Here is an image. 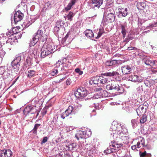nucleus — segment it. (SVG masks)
<instances>
[{
  "instance_id": "1",
  "label": "nucleus",
  "mask_w": 157,
  "mask_h": 157,
  "mask_svg": "<svg viewBox=\"0 0 157 157\" xmlns=\"http://www.w3.org/2000/svg\"><path fill=\"white\" fill-rule=\"evenodd\" d=\"M119 125L117 123L113 122L112 124L111 128L110 130V133L112 136L113 138H119L123 141H124L123 143H127L129 141V137L125 136V133L127 131V129L124 128V126H122L121 128L123 129V131L121 132L117 130V127Z\"/></svg>"
},
{
  "instance_id": "2",
  "label": "nucleus",
  "mask_w": 157,
  "mask_h": 157,
  "mask_svg": "<svg viewBox=\"0 0 157 157\" xmlns=\"http://www.w3.org/2000/svg\"><path fill=\"white\" fill-rule=\"evenodd\" d=\"M106 88L108 90H114L120 94L123 93L124 91V89L122 86L121 85L120 86L118 84H117L115 82H113L107 85L106 86Z\"/></svg>"
},
{
  "instance_id": "3",
  "label": "nucleus",
  "mask_w": 157,
  "mask_h": 157,
  "mask_svg": "<svg viewBox=\"0 0 157 157\" xmlns=\"http://www.w3.org/2000/svg\"><path fill=\"white\" fill-rule=\"evenodd\" d=\"M37 109L36 106H34L31 105H27L24 109V114L25 116L31 114L32 115L31 117H33L34 114L36 113Z\"/></svg>"
},
{
  "instance_id": "4",
  "label": "nucleus",
  "mask_w": 157,
  "mask_h": 157,
  "mask_svg": "<svg viewBox=\"0 0 157 157\" xmlns=\"http://www.w3.org/2000/svg\"><path fill=\"white\" fill-rule=\"evenodd\" d=\"M88 92L86 89L82 87L78 88L74 93L76 97L79 99H81L86 96Z\"/></svg>"
},
{
  "instance_id": "5",
  "label": "nucleus",
  "mask_w": 157,
  "mask_h": 157,
  "mask_svg": "<svg viewBox=\"0 0 157 157\" xmlns=\"http://www.w3.org/2000/svg\"><path fill=\"white\" fill-rule=\"evenodd\" d=\"M43 33L42 29H39L37 32L33 36L32 40H31L29 45L30 46H34L38 41L40 37L41 36Z\"/></svg>"
},
{
  "instance_id": "6",
  "label": "nucleus",
  "mask_w": 157,
  "mask_h": 157,
  "mask_svg": "<svg viewBox=\"0 0 157 157\" xmlns=\"http://www.w3.org/2000/svg\"><path fill=\"white\" fill-rule=\"evenodd\" d=\"M91 135V132L90 130L86 131L80 130L78 131L75 135V137L78 140L80 138L83 139L87 138L90 136Z\"/></svg>"
},
{
  "instance_id": "7",
  "label": "nucleus",
  "mask_w": 157,
  "mask_h": 157,
  "mask_svg": "<svg viewBox=\"0 0 157 157\" xmlns=\"http://www.w3.org/2000/svg\"><path fill=\"white\" fill-rule=\"evenodd\" d=\"M21 55L20 56L18 55L12 61L11 65L13 69H16L17 71L19 69L20 66V62L21 61L22 59L21 58Z\"/></svg>"
},
{
  "instance_id": "8",
  "label": "nucleus",
  "mask_w": 157,
  "mask_h": 157,
  "mask_svg": "<svg viewBox=\"0 0 157 157\" xmlns=\"http://www.w3.org/2000/svg\"><path fill=\"white\" fill-rule=\"evenodd\" d=\"M103 0H92L88 2V5L90 8L95 9V8H99L102 4Z\"/></svg>"
},
{
  "instance_id": "9",
  "label": "nucleus",
  "mask_w": 157,
  "mask_h": 157,
  "mask_svg": "<svg viewBox=\"0 0 157 157\" xmlns=\"http://www.w3.org/2000/svg\"><path fill=\"white\" fill-rule=\"evenodd\" d=\"M42 46L39 44L36 45L35 48L33 49L32 51L29 52L30 55H31L32 57L35 59L37 58L39 56L40 54L39 50L41 49Z\"/></svg>"
},
{
  "instance_id": "10",
  "label": "nucleus",
  "mask_w": 157,
  "mask_h": 157,
  "mask_svg": "<svg viewBox=\"0 0 157 157\" xmlns=\"http://www.w3.org/2000/svg\"><path fill=\"white\" fill-rule=\"evenodd\" d=\"M13 152L10 149H3L0 150V157H11Z\"/></svg>"
},
{
  "instance_id": "11",
  "label": "nucleus",
  "mask_w": 157,
  "mask_h": 157,
  "mask_svg": "<svg viewBox=\"0 0 157 157\" xmlns=\"http://www.w3.org/2000/svg\"><path fill=\"white\" fill-rule=\"evenodd\" d=\"M122 72L124 75H127L131 73L132 71V66L126 65L123 66L121 67Z\"/></svg>"
},
{
  "instance_id": "12",
  "label": "nucleus",
  "mask_w": 157,
  "mask_h": 157,
  "mask_svg": "<svg viewBox=\"0 0 157 157\" xmlns=\"http://www.w3.org/2000/svg\"><path fill=\"white\" fill-rule=\"evenodd\" d=\"M24 17L23 14L20 10H18L14 14L13 18L15 24L22 19Z\"/></svg>"
},
{
  "instance_id": "13",
  "label": "nucleus",
  "mask_w": 157,
  "mask_h": 157,
  "mask_svg": "<svg viewBox=\"0 0 157 157\" xmlns=\"http://www.w3.org/2000/svg\"><path fill=\"white\" fill-rule=\"evenodd\" d=\"M127 78L128 79V80L134 82H141L143 81V79L141 77H139L136 75H132L128 76Z\"/></svg>"
},
{
  "instance_id": "14",
  "label": "nucleus",
  "mask_w": 157,
  "mask_h": 157,
  "mask_svg": "<svg viewBox=\"0 0 157 157\" xmlns=\"http://www.w3.org/2000/svg\"><path fill=\"white\" fill-rule=\"evenodd\" d=\"M74 111V106L70 105L68 107V109L61 115V117L63 119H64L66 117L68 116L71 114L73 111Z\"/></svg>"
},
{
  "instance_id": "15",
  "label": "nucleus",
  "mask_w": 157,
  "mask_h": 157,
  "mask_svg": "<svg viewBox=\"0 0 157 157\" xmlns=\"http://www.w3.org/2000/svg\"><path fill=\"white\" fill-rule=\"evenodd\" d=\"M110 144L114 149L115 152L120 150L123 146V144L122 143H119L117 141H111Z\"/></svg>"
},
{
  "instance_id": "16",
  "label": "nucleus",
  "mask_w": 157,
  "mask_h": 157,
  "mask_svg": "<svg viewBox=\"0 0 157 157\" xmlns=\"http://www.w3.org/2000/svg\"><path fill=\"white\" fill-rule=\"evenodd\" d=\"M104 75L106 76L112 77L115 78V80L116 81H119V73L116 71H113L112 72H108L105 73Z\"/></svg>"
},
{
  "instance_id": "17",
  "label": "nucleus",
  "mask_w": 157,
  "mask_h": 157,
  "mask_svg": "<svg viewBox=\"0 0 157 157\" xmlns=\"http://www.w3.org/2000/svg\"><path fill=\"white\" fill-rule=\"evenodd\" d=\"M145 108H144L143 107H141V106L139 105L136 109V112L138 116H140L142 115H144L146 112Z\"/></svg>"
},
{
  "instance_id": "18",
  "label": "nucleus",
  "mask_w": 157,
  "mask_h": 157,
  "mask_svg": "<svg viewBox=\"0 0 157 157\" xmlns=\"http://www.w3.org/2000/svg\"><path fill=\"white\" fill-rule=\"evenodd\" d=\"M45 45H44L42 48H41V53L40 54L41 57L44 58L49 54H51L50 52H48L46 49H45Z\"/></svg>"
},
{
  "instance_id": "19",
  "label": "nucleus",
  "mask_w": 157,
  "mask_h": 157,
  "mask_svg": "<svg viewBox=\"0 0 157 157\" xmlns=\"http://www.w3.org/2000/svg\"><path fill=\"white\" fill-rule=\"evenodd\" d=\"M105 18L107 21L110 22L113 21L115 20V14H110L105 15Z\"/></svg>"
},
{
  "instance_id": "20",
  "label": "nucleus",
  "mask_w": 157,
  "mask_h": 157,
  "mask_svg": "<svg viewBox=\"0 0 157 157\" xmlns=\"http://www.w3.org/2000/svg\"><path fill=\"white\" fill-rule=\"evenodd\" d=\"M44 49L47 50L48 52H50V54L53 52L55 51V50H54L55 49L54 46L50 44H48L46 46L45 45Z\"/></svg>"
},
{
  "instance_id": "21",
  "label": "nucleus",
  "mask_w": 157,
  "mask_h": 157,
  "mask_svg": "<svg viewBox=\"0 0 157 157\" xmlns=\"http://www.w3.org/2000/svg\"><path fill=\"white\" fill-rule=\"evenodd\" d=\"M111 14H115V12L113 8L109 7L105 9V11L104 12V15Z\"/></svg>"
},
{
  "instance_id": "22",
  "label": "nucleus",
  "mask_w": 157,
  "mask_h": 157,
  "mask_svg": "<svg viewBox=\"0 0 157 157\" xmlns=\"http://www.w3.org/2000/svg\"><path fill=\"white\" fill-rule=\"evenodd\" d=\"M85 35L88 38H91L94 36V34L92 30L90 29H87L85 31Z\"/></svg>"
},
{
  "instance_id": "23",
  "label": "nucleus",
  "mask_w": 157,
  "mask_h": 157,
  "mask_svg": "<svg viewBox=\"0 0 157 157\" xmlns=\"http://www.w3.org/2000/svg\"><path fill=\"white\" fill-rule=\"evenodd\" d=\"M110 146L107 148V149L105 150L104 152L106 154H110L111 153L115 152L114 149L111 147V144H110Z\"/></svg>"
},
{
  "instance_id": "24",
  "label": "nucleus",
  "mask_w": 157,
  "mask_h": 157,
  "mask_svg": "<svg viewBox=\"0 0 157 157\" xmlns=\"http://www.w3.org/2000/svg\"><path fill=\"white\" fill-rule=\"evenodd\" d=\"M145 6V4L143 2H139L137 4V7L140 10H144Z\"/></svg>"
},
{
  "instance_id": "25",
  "label": "nucleus",
  "mask_w": 157,
  "mask_h": 157,
  "mask_svg": "<svg viewBox=\"0 0 157 157\" xmlns=\"http://www.w3.org/2000/svg\"><path fill=\"white\" fill-rule=\"evenodd\" d=\"M75 2L76 0H71V2L68 4L67 6L65 8V10L68 11L70 10L72 6L75 4Z\"/></svg>"
},
{
  "instance_id": "26",
  "label": "nucleus",
  "mask_w": 157,
  "mask_h": 157,
  "mask_svg": "<svg viewBox=\"0 0 157 157\" xmlns=\"http://www.w3.org/2000/svg\"><path fill=\"white\" fill-rule=\"evenodd\" d=\"M117 63V61L116 60L107 61L105 63L106 66H110L115 65Z\"/></svg>"
},
{
  "instance_id": "27",
  "label": "nucleus",
  "mask_w": 157,
  "mask_h": 157,
  "mask_svg": "<svg viewBox=\"0 0 157 157\" xmlns=\"http://www.w3.org/2000/svg\"><path fill=\"white\" fill-rule=\"evenodd\" d=\"M75 15V13L71 12H70L66 16L64 17L65 19L67 18L68 20L71 21L72 20L73 18Z\"/></svg>"
},
{
  "instance_id": "28",
  "label": "nucleus",
  "mask_w": 157,
  "mask_h": 157,
  "mask_svg": "<svg viewBox=\"0 0 157 157\" xmlns=\"http://www.w3.org/2000/svg\"><path fill=\"white\" fill-rule=\"evenodd\" d=\"M127 10V8L124 9L122 8L121 10V11H119L120 14H121L123 17H125L128 14Z\"/></svg>"
},
{
  "instance_id": "29",
  "label": "nucleus",
  "mask_w": 157,
  "mask_h": 157,
  "mask_svg": "<svg viewBox=\"0 0 157 157\" xmlns=\"http://www.w3.org/2000/svg\"><path fill=\"white\" fill-rule=\"evenodd\" d=\"M99 77V82L102 84L106 83L107 81V79L102 76Z\"/></svg>"
},
{
  "instance_id": "30",
  "label": "nucleus",
  "mask_w": 157,
  "mask_h": 157,
  "mask_svg": "<svg viewBox=\"0 0 157 157\" xmlns=\"http://www.w3.org/2000/svg\"><path fill=\"white\" fill-rule=\"evenodd\" d=\"M35 71L34 70H29L28 71L27 76L28 77L31 78L35 76Z\"/></svg>"
},
{
  "instance_id": "31",
  "label": "nucleus",
  "mask_w": 157,
  "mask_h": 157,
  "mask_svg": "<svg viewBox=\"0 0 157 157\" xmlns=\"http://www.w3.org/2000/svg\"><path fill=\"white\" fill-rule=\"evenodd\" d=\"M74 110H78L80 109L82 107V105L78 103H75L73 105Z\"/></svg>"
},
{
  "instance_id": "32",
  "label": "nucleus",
  "mask_w": 157,
  "mask_h": 157,
  "mask_svg": "<svg viewBox=\"0 0 157 157\" xmlns=\"http://www.w3.org/2000/svg\"><path fill=\"white\" fill-rule=\"evenodd\" d=\"M40 126L41 124H35L34 128L32 130L34 134H36L37 128Z\"/></svg>"
},
{
  "instance_id": "33",
  "label": "nucleus",
  "mask_w": 157,
  "mask_h": 157,
  "mask_svg": "<svg viewBox=\"0 0 157 157\" xmlns=\"http://www.w3.org/2000/svg\"><path fill=\"white\" fill-rule=\"evenodd\" d=\"M58 69L57 68H54L52 71H51L50 74L53 76H54L57 75L58 72Z\"/></svg>"
},
{
  "instance_id": "34",
  "label": "nucleus",
  "mask_w": 157,
  "mask_h": 157,
  "mask_svg": "<svg viewBox=\"0 0 157 157\" xmlns=\"http://www.w3.org/2000/svg\"><path fill=\"white\" fill-rule=\"evenodd\" d=\"M132 125L133 128H135L137 125L138 121L136 119H133L131 120Z\"/></svg>"
},
{
  "instance_id": "35",
  "label": "nucleus",
  "mask_w": 157,
  "mask_h": 157,
  "mask_svg": "<svg viewBox=\"0 0 157 157\" xmlns=\"http://www.w3.org/2000/svg\"><path fill=\"white\" fill-rule=\"evenodd\" d=\"M125 26L123 25H121V33L122 34L123 38L125 37L126 34V30L125 29Z\"/></svg>"
},
{
  "instance_id": "36",
  "label": "nucleus",
  "mask_w": 157,
  "mask_h": 157,
  "mask_svg": "<svg viewBox=\"0 0 157 157\" xmlns=\"http://www.w3.org/2000/svg\"><path fill=\"white\" fill-rule=\"evenodd\" d=\"M142 116L140 119V122L141 124L144 123L147 121V116L146 114L142 115Z\"/></svg>"
},
{
  "instance_id": "37",
  "label": "nucleus",
  "mask_w": 157,
  "mask_h": 157,
  "mask_svg": "<svg viewBox=\"0 0 157 157\" xmlns=\"http://www.w3.org/2000/svg\"><path fill=\"white\" fill-rule=\"evenodd\" d=\"M47 35L46 34H44L40 37V39L42 42L46 41L47 39Z\"/></svg>"
},
{
  "instance_id": "38",
  "label": "nucleus",
  "mask_w": 157,
  "mask_h": 157,
  "mask_svg": "<svg viewBox=\"0 0 157 157\" xmlns=\"http://www.w3.org/2000/svg\"><path fill=\"white\" fill-rule=\"evenodd\" d=\"M76 144L74 143H72L71 144H70L68 145V147L69 149L71 151L73 150L76 147Z\"/></svg>"
},
{
  "instance_id": "39",
  "label": "nucleus",
  "mask_w": 157,
  "mask_h": 157,
  "mask_svg": "<svg viewBox=\"0 0 157 157\" xmlns=\"http://www.w3.org/2000/svg\"><path fill=\"white\" fill-rule=\"evenodd\" d=\"M92 78L93 81V82H94V84H98L99 83V77H95L93 78Z\"/></svg>"
},
{
  "instance_id": "40",
  "label": "nucleus",
  "mask_w": 157,
  "mask_h": 157,
  "mask_svg": "<svg viewBox=\"0 0 157 157\" xmlns=\"http://www.w3.org/2000/svg\"><path fill=\"white\" fill-rule=\"evenodd\" d=\"M64 24V21H58L56 23V26H59V28H61L63 25Z\"/></svg>"
},
{
  "instance_id": "41",
  "label": "nucleus",
  "mask_w": 157,
  "mask_h": 157,
  "mask_svg": "<svg viewBox=\"0 0 157 157\" xmlns=\"http://www.w3.org/2000/svg\"><path fill=\"white\" fill-rule=\"evenodd\" d=\"M144 61L145 64L147 65H151V64L152 63L151 61L148 59L146 60V59H144Z\"/></svg>"
},
{
  "instance_id": "42",
  "label": "nucleus",
  "mask_w": 157,
  "mask_h": 157,
  "mask_svg": "<svg viewBox=\"0 0 157 157\" xmlns=\"http://www.w3.org/2000/svg\"><path fill=\"white\" fill-rule=\"evenodd\" d=\"M75 72L78 74L79 75H81L82 74L83 72L82 71L80 70L78 68H77L75 70Z\"/></svg>"
},
{
  "instance_id": "43",
  "label": "nucleus",
  "mask_w": 157,
  "mask_h": 157,
  "mask_svg": "<svg viewBox=\"0 0 157 157\" xmlns=\"http://www.w3.org/2000/svg\"><path fill=\"white\" fill-rule=\"evenodd\" d=\"M140 140L139 141V142L140 143V144L143 147H144L145 145L144 144V141L145 140L143 138L140 137Z\"/></svg>"
},
{
  "instance_id": "44",
  "label": "nucleus",
  "mask_w": 157,
  "mask_h": 157,
  "mask_svg": "<svg viewBox=\"0 0 157 157\" xmlns=\"http://www.w3.org/2000/svg\"><path fill=\"white\" fill-rule=\"evenodd\" d=\"M61 63V61H60L58 60L55 64V67L54 68H57L58 69H59Z\"/></svg>"
},
{
  "instance_id": "45",
  "label": "nucleus",
  "mask_w": 157,
  "mask_h": 157,
  "mask_svg": "<svg viewBox=\"0 0 157 157\" xmlns=\"http://www.w3.org/2000/svg\"><path fill=\"white\" fill-rule=\"evenodd\" d=\"M140 157H146V152L144 151V152H140Z\"/></svg>"
},
{
  "instance_id": "46",
  "label": "nucleus",
  "mask_w": 157,
  "mask_h": 157,
  "mask_svg": "<svg viewBox=\"0 0 157 157\" xmlns=\"http://www.w3.org/2000/svg\"><path fill=\"white\" fill-rule=\"evenodd\" d=\"M140 105L141 106V107H144V108H145L146 110H147V109L148 108V104L147 102H144L143 105Z\"/></svg>"
},
{
  "instance_id": "47",
  "label": "nucleus",
  "mask_w": 157,
  "mask_h": 157,
  "mask_svg": "<svg viewBox=\"0 0 157 157\" xmlns=\"http://www.w3.org/2000/svg\"><path fill=\"white\" fill-rule=\"evenodd\" d=\"M5 69L3 67H0V74L2 75L3 74L5 71Z\"/></svg>"
},
{
  "instance_id": "48",
  "label": "nucleus",
  "mask_w": 157,
  "mask_h": 157,
  "mask_svg": "<svg viewBox=\"0 0 157 157\" xmlns=\"http://www.w3.org/2000/svg\"><path fill=\"white\" fill-rule=\"evenodd\" d=\"M48 140V138L47 136L44 137L42 141L41 142V144H43L47 142Z\"/></svg>"
},
{
  "instance_id": "49",
  "label": "nucleus",
  "mask_w": 157,
  "mask_h": 157,
  "mask_svg": "<svg viewBox=\"0 0 157 157\" xmlns=\"http://www.w3.org/2000/svg\"><path fill=\"white\" fill-rule=\"evenodd\" d=\"M26 62L27 64H28L29 65L31 64V59L30 57H27V59H26Z\"/></svg>"
},
{
  "instance_id": "50",
  "label": "nucleus",
  "mask_w": 157,
  "mask_h": 157,
  "mask_svg": "<svg viewBox=\"0 0 157 157\" xmlns=\"http://www.w3.org/2000/svg\"><path fill=\"white\" fill-rule=\"evenodd\" d=\"M144 83L147 86H148L150 84V82L148 80H145Z\"/></svg>"
},
{
  "instance_id": "51",
  "label": "nucleus",
  "mask_w": 157,
  "mask_h": 157,
  "mask_svg": "<svg viewBox=\"0 0 157 157\" xmlns=\"http://www.w3.org/2000/svg\"><path fill=\"white\" fill-rule=\"evenodd\" d=\"M5 54V52L4 51L2 50H0V56L1 57H3Z\"/></svg>"
},
{
  "instance_id": "52",
  "label": "nucleus",
  "mask_w": 157,
  "mask_h": 157,
  "mask_svg": "<svg viewBox=\"0 0 157 157\" xmlns=\"http://www.w3.org/2000/svg\"><path fill=\"white\" fill-rule=\"evenodd\" d=\"M59 26H56L54 28V31L56 32L57 33L59 31Z\"/></svg>"
},
{
  "instance_id": "53",
  "label": "nucleus",
  "mask_w": 157,
  "mask_h": 157,
  "mask_svg": "<svg viewBox=\"0 0 157 157\" xmlns=\"http://www.w3.org/2000/svg\"><path fill=\"white\" fill-rule=\"evenodd\" d=\"M95 91H100L101 92L103 91L102 88L101 87H98V88H96L95 90Z\"/></svg>"
},
{
  "instance_id": "54",
  "label": "nucleus",
  "mask_w": 157,
  "mask_h": 157,
  "mask_svg": "<svg viewBox=\"0 0 157 157\" xmlns=\"http://www.w3.org/2000/svg\"><path fill=\"white\" fill-rule=\"evenodd\" d=\"M92 102L93 103L92 105H90V106L92 107H94L96 109H98L99 107L98 105H96L92 101Z\"/></svg>"
},
{
  "instance_id": "55",
  "label": "nucleus",
  "mask_w": 157,
  "mask_h": 157,
  "mask_svg": "<svg viewBox=\"0 0 157 157\" xmlns=\"http://www.w3.org/2000/svg\"><path fill=\"white\" fill-rule=\"evenodd\" d=\"M46 4V5L48 7H51V6H52V4L50 2H47Z\"/></svg>"
},
{
  "instance_id": "56",
  "label": "nucleus",
  "mask_w": 157,
  "mask_h": 157,
  "mask_svg": "<svg viewBox=\"0 0 157 157\" xmlns=\"http://www.w3.org/2000/svg\"><path fill=\"white\" fill-rule=\"evenodd\" d=\"M102 34L100 32H99L98 34V36L95 37V38L96 39H98L101 36Z\"/></svg>"
},
{
  "instance_id": "57",
  "label": "nucleus",
  "mask_w": 157,
  "mask_h": 157,
  "mask_svg": "<svg viewBox=\"0 0 157 157\" xmlns=\"http://www.w3.org/2000/svg\"><path fill=\"white\" fill-rule=\"evenodd\" d=\"M71 83V80L70 79H67L66 81V84L67 85H69Z\"/></svg>"
},
{
  "instance_id": "58",
  "label": "nucleus",
  "mask_w": 157,
  "mask_h": 157,
  "mask_svg": "<svg viewBox=\"0 0 157 157\" xmlns=\"http://www.w3.org/2000/svg\"><path fill=\"white\" fill-rule=\"evenodd\" d=\"M135 48V47H128L127 48V50H132L134 49Z\"/></svg>"
},
{
  "instance_id": "59",
  "label": "nucleus",
  "mask_w": 157,
  "mask_h": 157,
  "mask_svg": "<svg viewBox=\"0 0 157 157\" xmlns=\"http://www.w3.org/2000/svg\"><path fill=\"white\" fill-rule=\"evenodd\" d=\"M89 83L91 85L94 84V82H93L92 78L89 81Z\"/></svg>"
},
{
  "instance_id": "60",
  "label": "nucleus",
  "mask_w": 157,
  "mask_h": 157,
  "mask_svg": "<svg viewBox=\"0 0 157 157\" xmlns=\"http://www.w3.org/2000/svg\"><path fill=\"white\" fill-rule=\"evenodd\" d=\"M140 145H141V144H140V143L138 141L137 143V144H136V146H137L138 148H140L141 147Z\"/></svg>"
},
{
  "instance_id": "61",
  "label": "nucleus",
  "mask_w": 157,
  "mask_h": 157,
  "mask_svg": "<svg viewBox=\"0 0 157 157\" xmlns=\"http://www.w3.org/2000/svg\"><path fill=\"white\" fill-rule=\"evenodd\" d=\"M131 148L132 150H135L136 149V145L132 146L131 147Z\"/></svg>"
},
{
  "instance_id": "62",
  "label": "nucleus",
  "mask_w": 157,
  "mask_h": 157,
  "mask_svg": "<svg viewBox=\"0 0 157 157\" xmlns=\"http://www.w3.org/2000/svg\"><path fill=\"white\" fill-rule=\"evenodd\" d=\"M47 8H46L45 7H44L42 10H41V11L44 12H45L47 10Z\"/></svg>"
},
{
  "instance_id": "63",
  "label": "nucleus",
  "mask_w": 157,
  "mask_h": 157,
  "mask_svg": "<svg viewBox=\"0 0 157 157\" xmlns=\"http://www.w3.org/2000/svg\"><path fill=\"white\" fill-rule=\"evenodd\" d=\"M104 31L101 29H100L99 30V32H100L101 33L103 34L104 33Z\"/></svg>"
},
{
  "instance_id": "64",
  "label": "nucleus",
  "mask_w": 157,
  "mask_h": 157,
  "mask_svg": "<svg viewBox=\"0 0 157 157\" xmlns=\"http://www.w3.org/2000/svg\"><path fill=\"white\" fill-rule=\"evenodd\" d=\"M151 154L146 153V157H151Z\"/></svg>"
}]
</instances>
